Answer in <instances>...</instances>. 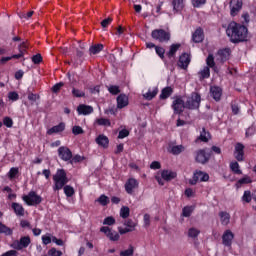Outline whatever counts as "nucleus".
Segmentation results:
<instances>
[{
    "instance_id": "nucleus-33",
    "label": "nucleus",
    "mask_w": 256,
    "mask_h": 256,
    "mask_svg": "<svg viewBox=\"0 0 256 256\" xmlns=\"http://www.w3.org/2000/svg\"><path fill=\"white\" fill-rule=\"evenodd\" d=\"M158 91L159 90L157 88H153L152 90H148V92L144 94V98L147 99L148 101H151V99H153L154 97L157 96Z\"/></svg>"
},
{
    "instance_id": "nucleus-26",
    "label": "nucleus",
    "mask_w": 256,
    "mask_h": 256,
    "mask_svg": "<svg viewBox=\"0 0 256 256\" xmlns=\"http://www.w3.org/2000/svg\"><path fill=\"white\" fill-rule=\"evenodd\" d=\"M172 7H173L174 13H181V11H183V7H185V5L183 4V0H173Z\"/></svg>"
},
{
    "instance_id": "nucleus-25",
    "label": "nucleus",
    "mask_w": 256,
    "mask_h": 256,
    "mask_svg": "<svg viewBox=\"0 0 256 256\" xmlns=\"http://www.w3.org/2000/svg\"><path fill=\"white\" fill-rule=\"evenodd\" d=\"M203 29L197 28L192 35V39L194 43H201L203 41Z\"/></svg>"
},
{
    "instance_id": "nucleus-15",
    "label": "nucleus",
    "mask_w": 256,
    "mask_h": 256,
    "mask_svg": "<svg viewBox=\"0 0 256 256\" xmlns=\"http://www.w3.org/2000/svg\"><path fill=\"white\" fill-rule=\"evenodd\" d=\"M245 146L241 143H237L235 145V150H234V157L237 159V161H244L245 157V152H244Z\"/></svg>"
},
{
    "instance_id": "nucleus-23",
    "label": "nucleus",
    "mask_w": 256,
    "mask_h": 256,
    "mask_svg": "<svg viewBox=\"0 0 256 256\" xmlns=\"http://www.w3.org/2000/svg\"><path fill=\"white\" fill-rule=\"evenodd\" d=\"M12 209L18 217H23L25 215V208L17 202L12 203Z\"/></svg>"
},
{
    "instance_id": "nucleus-12",
    "label": "nucleus",
    "mask_w": 256,
    "mask_h": 256,
    "mask_svg": "<svg viewBox=\"0 0 256 256\" xmlns=\"http://www.w3.org/2000/svg\"><path fill=\"white\" fill-rule=\"evenodd\" d=\"M139 187V180L129 178L125 183V191L128 195H133V191Z\"/></svg>"
},
{
    "instance_id": "nucleus-37",
    "label": "nucleus",
    "mask_w": 256,
    "mask_h": 256,
    "mask_svg": "<svg viewBox=\"0 0 256 256\" xmlns=\"http://www.w3.org/2000/svg\"><path fill=\"white\" fill-rule=\"evenodd\" d=\"M63 189L66 197H73L75 195V189L72 186L66 185Z\"/></svg>"
},
{
    "instance_id": "nucleus-56",
    "label": "nucleus",
    "mask_w": 256,
    "mask_h": 256,
    "mask_svg": "<svg viewBox=\"0 0 256 256\" xmlns=\"http://www.w3.org/2000/svg\"><path fill=\"white\" fill-rule=\"evenodd\" d=\"M41 61H43V57L41 56V54H36L32 57V62L35 65H39V63H41Z\"/></svg>"
},
{
    "instance_id": "nucleus-30",
    "label": "nucleus",
    "mask_w": 256,
    "mask_h": 256,
    "mask_svg": "<svg viewBox=\"0 0 256 256\" xmlns=\"http://www.w3.org/2000/svg\"><path fill=\"white\" fill-rule=\"evenodd\" d=\"M200 79H209L211 77V70L209 69V66H205L200 72Z\"/></svg>"
},
{
    "instance_id": "nucleus-19",
    "label": "nucleus",
    "mask_w": 256,
    "mask_h": 256,
    "mask_svg": "<svg viewBox=\"0 0 256 256\" xmlns=\"http://www.w3.org/2000/svg\"><path fill=\"white\" fill-rule=\"evenodd\" d=\"M210 95L216 101H221V96L223 95V90L218 86L210 87Z\"/></svg>"
},
{
    "instance_id": "nucleus-35",
    "label": "nucleus",
    "mask_w": 256,
    "mask_h": 256,
    "mask_svg": "<svg viewBox=\"0 0 256 256\" xmlns=\"http://www.w3.org/2000/svg\"><path fill=\"white\" fill-rule=\"evenodd\" d=\"M95 123H97V125H100L102 127H111V121L107 118L96 119Z\"/></svg>"
},
{
    "instance_id": "nucleus-39",
    "label": "nucleus",
    "mask_w": 256,
    "mask_h": 256,
    "mask_svg": "<svg viewBox=\"0 0 256 256\" xmlns=\"http://www.w3.org/2000/svg\"><path fill=\"white\" fill-rule=\"evenodd\" d=\"M0 233H3L4 235H13V230H11V228L7 227L5 224L0 223Z\"/></svg>"
},
{
    "instance_id": "nucleus-24",
    "label": "nucleus",
    "mask_w": 256,
    "mask_h": 256,
    "mask_svg": "<svg viewBox=\"0 0 256 256\" xmlns=\"http://www.w3.org/2000/svg\"><path fill=\"white\" fill-rule=\"evenodd\" d=\"M220 61H227L231 57V49L225 48L218 51Z\"/></svg>"
},
{
    "instance_id": "nucleus-46",
    "label": "nucleus",
    "mask_w": 256,
    "mask_h": 256,
    "mask_svg": "<svg viewBox=\"0 0 256 256\" xmlns=\"http://www.w3.org/2000/svg\"><path fill=\"white\" fill-rule=\"evenodd\" d=\"M98 203H100V205H103V207H105L106 205H109V197H107L106 195H101L98 199H97Z\"/></svg>"
},
{
    "instance_id": "nucleus-54",
    "label": "nucleus",
    "mask_w": 256,
    "mask_h": 256,
    "mask_svg": "<svg viewBox=\"0 0 256 256\" xmlns=\"http://www.w3.org/2000/svg\"><path fill=\"white\" fill-rule=\"evenodd\" d=\"M72 133L73 135H83L84 131L83 128H81V126H74L72 128Z\"/></svg>"
},
{
    "instance_id": "nucleus-5",
    "label": "nucleus",
    "mask_w": 256,
    "mask_h": 256,
    "mask_svg": "<svg viewBox=\"0 0 256 256\" xmlns=\"http://www.w3.org/2000/svg\"><path fill=\"white\" fill-rule=\"evenodd\" d=\"M151 37H153L156 41L160 43H167L171 39V33L163 30V29H156L152 31Z\"/></svg>"
},
{
    "instance_id": "nucleus-58",
    "label": "nucleus",
    "mask_w": 256,
    "mask_h": 256,
    "mask_svg": "<svg viewBox=\"0 0 256 256\" xmlns=\"http://www.w3.org/2000/svg\"><path fill=\"white\" fill-rule=\"evenodd\" d=\"M251 183V178L249 176H245L242 179L238 180V185H247Z\"/></svg>"
},
{
    "instance_id": "nucleus-60",
    "label": "nucleus",
    "mask_w": 256,
    "mask_h": 256,
    "mask_svg": "<svg viewBox=\"0 0 256 256\" xmlns=\"http://www.w3.org/2000/svg\"><path fill=\"white\" fill-rule=\"evenodd\" d=\"M81 161H83V157H81V155L77 154L75 155L74 157H72L70 159V163L73 164V163H81Z\"/></svg>"
},
{
    "instance_id": "nucleus-51",
    "label": "nucleus",
    "mask_w": 256,
    "mask_h": 256,
    "mask_svg": "<svg viewBox=\"0 0 256 256\" xmlns=\"http://www.w3.org/2000/svg\"><path fill=\"white\" fill-rule=\"evenodd\" d=\"M103 225H109V226L115 225V218L112 217V216L106 217V218L104 219V221H103Z\"/></svg>"
},
{
    "instance_id": "nucleus-18",
    "label": "nucleus",
    "mask_w": 256,
    "mask_h": 256,
    "mask_svg": "<svg viewBox=\"0 0 256 256\" xmlns=\"http://www.w3.org/2000/svg\"><path fill=\"white\" fill-rule=\"evenodd\" d=\"M129 105V97L125 94H120L117 97V109H125Z\"/></svg>"
},
{
    "instance_id": "nucleus-45",
    "label": "nucleus",
    "mask_w": 256,
    "mask_h": 256,
    "mask_svg": "<svg viewBox=\"0 0 256 256\" xmlns=\"http://www.w3.org/2000/svg\"><path fill=\"white\" fill-rule=\"evenodd\" d=\"M19 175V168L13 167L8 172L9 179H15Z\"/></svg>"
},
{
    "instance_id": "nucleus-61",
    "label": "nucleus",
    "mask_w": 256,
    "mask_h": 256,
    "mask_svg": "<svg viewBox=\"0 0 256 256\" xmlns=\"http://www.w3.org/2000/svg\"><path fill=\"white\" fill-rule=\"evenodd\" d=\"M125 137H129V130L123 129L119 132L118 139H125Z\"/></svg>"
},
{
    "instance_id": "nucleus-8",
    "label": "nucleus",
    "mask_w": 256,
    "mask_h": 256,
    "mask_svg": "<svg viewBox=\"0 0 256 256\" xmlns=\"http://www.w3.org/2000/svg\"><path fill=\"white\" fill-rule=\"evenodd\" d=\"M209 179V174L201 170L194 172L193 178L190 180L191 185H197V183L205 182Z\"/></svg>"
},
{
    "instance_id": "nucleus-50",
    "label": "nucleus",
    "mask_w": 256,
    "mask_h": 256,
    "mask_svg": "<svg viewBox=\"0 0 256 256\" xmlns=\"http://www.w3.org/2000/svg\"><path fill=\"white\" fill-rule=\"evenodd\" d=\"M3 124L5 125V127L11 129V127H13V119L11 117H4Z\"/></svg>"
},
{
    "instance_id": "nucleus-2",
    "label": "nucleus",
    "mask_w": 256,
    "mask_h": 256,
    "mask_svg": "<svg viewBox=\"0 0 256 256\" xmlns=\"http://www.w3.org/2000/svg\"><path fill=\"white\" fill-rule=\"evenodd\" d=\"M53 191H61L69 183L67 178V173L63 169L57 170L56 174L53 176Z\"/></svg>"
},
{
    "instance_id": "nucleus-63",
    "label": "nucleus",
    "mask_w": 256,
    "mask_h": 256,
    "mask_svg": "<svg viewBox=\"0 0 256 256\" xmlns=\"http://www.w3.org/2000/svg\"><path fill=\"white\" fill-rule=\"evenodd\" d=\"M108 91L112 94V95H117L119 94V86H110Z\"/></svg>"
},
{
    "instance_id": "nucleus-22",
    "label": "nucleus",
    "mask_w": 256,
    "mask_h": 256,
    "mask_svg": "<svg viewBox=\"0 0 256 256\" xmlns=\"http://www.w3.org/2000/svg\"><path fill=\"white\" fill-rule=\"evenodd\" d=\"M62 131H65V123L63 122L48 129L47 135H55V133H62Z\"/></svg>"
},
{
    "instance_id": "nucleus-11",
    "label": "nucleus",
    "mask_w": 256,
    "mask_h": 256,
    "mask_svg": "<svg viewBox=\"0 0 256 256\" xmlns=\"http://www.w3.org/2000/svg\"><path fill=\"white\" fill-rule=\"evenodd\" d=\"M58 156L62 161H71L73 159V152L68 147L62 146L58 148Z\"/></svg>"
},
{
    "instance_id": "nucleus-57",
    "label": "nucleus",
    "mask_w": 256,
    "mask_h": 256,
    "mask_svg": "<svg viewBox=\"0 0 256 256\" xmlns=\"http://www.w3.org/2000/svg\"><path fill=\"white\" fill-rule=\"evenodd\" d=\"M48 255H50V256H62L63 252H61L60 250H56L55 248H52L48 251Z\"/></svg>"
},
{
    "instance_id": "nucleus-59",
    "label": "nucleus",
    "mask_w": 256,
    "mask_h": 256,
    "mask_svg": "<svg viewBox=\"0 0 256 256\" xmlns=\"http://www.w3.org/2000/svg\"><path fill=\"white\" fill-rule=\"evenodd\" d=\"M143 221L144 227H149V225H151V216L149 214H144Z\"/></svg>"
},
{
    "instance_id": "nucleus-34",
    "label": "nucleus",
    "mask_w": 256,
    "mask_h": 256,
    "mask_svg": "<svg viewBox=\"0 0 256 256\" xmlns=\"http://www.w3.org/2000/svg\"><path fill=\"white\" fill-rule=\"evenodd\" d=\"M172 93L173 89L171 87H166L162 90L160 94V99H168V97H171Z\"/></svg>"
},
{
    "instance_id": "nucleus-41",
    "label": "nucleus",
    "mask_w": 256,
    "mask_h": 256,
    "mask_svg": "<svg viewBox=\"0 0 256 256\" xmlns=\"http://www.w3.org/2000/svg\"><path fill=\"white\" fill-rule=\"evenodd\" d=\"M251 199H253V197L251 196V191H244V194L242 196L243 203H251Z\"/></svg>"
},
{
    "instance_id": "nucleus-53",
    "label": "nucleus",
    "mask_w": 256,
    "mask_h": 256,
    "mask_svg": "<svg viewBox=\"0 0 256 256\" xmlns=\"http://www.w3.org/2000/svg\"><path fill=\"white\" fill-rule=\"evenodd\" d=\"M72 95L74 97H85V92L79 90V89H76V88H73L72 89Z\"/></svg>"
},
{
    "instance_id": "nucleus-43",
    "label": "nucleus",
    "mask_w": 256,
    "mask_h": 256,
    "mask_svg": "<svg viewBox=\"0 0 256 256\" xmlns=\"http://www.w3.org/2000/svg\"><path fill=\"white\" fill-rule=\"evenodd\" d=\"M129 213H130V210H129V207L127 206H123L120 209V217H122V219H127V217H129Z\"/></svg>"
},
{
    "instance_id": "nucleus-47",
    "label": "nucleus",
    "mask_w": 256,
    "mask_h": 256,
    "mask_svg": "<svg viewBox=\"0 0 256 256\" xmlns=\"http://www.w3.org/2000/svg\"><path fill=\"white\" fill-rule=\"evenodd\" d=\"M133 253H135V249L130 246L127 250L121 251L120 256H133Z\"/></svg>"
},
{
    "instance_id": "nucleus-64",
    "label": "nucleus",
    "mask_w": 256,
    "mask_h": 256,
    "mask_svg": "<svg viewBox=\"0 0 256 256\" xmlns=\"http://www.w3.org/2000/svg\"><path fill=\"white\" fill-rule=\"evenodd\" d=\"M42 243L44 245H49V243H51V236L50 235H43L42 236Z\"/></svg>"
},
{
    "instance_id": "nucleus-44",
    "label": "nucleus",
    "mask_w": 256,
    "mask_h": 256,
    "mask_svg": "<svg viewBox=\"0 0 256 256\" xmlns=\"http://www.w3.org/2000/svg\"><path fill=\"white\" fill-rule=\"evenodd\" d=\"M206 65L207 67H215V57L213 56V54H209L207 59H206Z\"/></svg>"
},
{
    "instance_id": "nucleus-13",
    "label": "nucleus",
    "mask_w": 256,
    "mask_h": 256,
    "mask_svg": "<svg viewBox=\"0 0 256 256\" xmlns=\"http://www.w3.org/2000/svg\"><path fill=\"white\" fill-rule=\"evenodd\" d=\"M233 239H235V234L231 230H226L222 235V244L224 247H231L233 245Z\"/></svg>"
},
{
    "instance_id": "nucleus-1",
    "label": "nucleus",
    "mask_w": 256,
    "mask_h": 256,
    "mask_svg": "<svg viewBox=\"0 0 256 256\" xmlns=\"http://www.w3.org/2000/svg\"><path fill=\"white\" fill-rule=\"evenodd\" d=\"M226 33L233 43H239V41L247 39V27L235 22L229 24Z\"/></svg>"
},
{
    "instance_id": "nucleus-29",
    "label": "nucleus",
    "mask_w": 256,
    "mask_h": 256,
    "mask_svg": "<svg viewBox=\"0 0 256 256\" xmlns=\"http://www.w3.org/2000/svg\"><path fill=\"white\" fill-rule=\"evenodd\" d=\"M183 151H185V146L183 145H176L170 148V153H172V155H181Z\"/></svg>"
},
{
    "instance_id": "nucleus-9",
    "label": "nucleus",
    "mask_w": 256,
    "mask_h": 256,
    "mask_svg": "<svg viewBox=\"0 0 256 256\" xmlns=\"http://www.w3.org/2000/svg\"><path fill=\"white\" fill-rule=\"evenodd\" d=\"M100 232L104 233V235H106V237L110 240V241H119L120 236L119 233H117V231L109 228V226H103L100 228Z\"/></svg>"
},
{
    "instance_id": "nucleus-52",
    "label": "nucleus",
    "mask_w": 256,
    "mask_h": 256,
    "mask_svg": "<svg viewBox=\"0 0 256 256\" xmlns=\"http://www.w3.org/2000/svg\"><path fill=\"white\" fill-rule=\"evenodd\" d=\"M155 51L160 59H163V57H165V49L164 48L156 46Z\"/></svg>"
},
{
    "instance_id": "nucleus-49",
    "label": "nucleus",
    "mask_w": 256,
    "mask_h": 256,
    "mask_svg": "<svg viewBox=\"0 0 256 256\" xmlns=\"http://www.w3.org/2000/svg\"><path fill=\"white\" fill-rule=\"evenodd\" d=\"M8 99L10 101H19V93L12 91L8 93Z\"/></svg>"
},
{
    "instance_id": "nucleus-16",
    "label": "nucleus",
    "mask_w": 256,
    "mask_h": 256,
    "mask_svg": "<svg viewBox=\"0 0 256 256\" xmlns=\"http://www.w3.org/2000/svg\"><path fill=\"white\" fill-rule=\"evenodd\" d=\"M190 63L191 57L189 56V54L184 53L179 58L178 67H181V69H187Z\"/></svg>"
},
{
    "instance_id": "nucleus-21",
    "label": "nucleus",
    "mask_w": 256,
    "mask_h": 256,
    "mask_svg": "<svg viewBox=\"0 0 256 256\" xmlns=\"http://www.w3.org/2000/svg\"><path fill=\"white\" fill-rule=\"evenodd\" d=\"M96 143L100 147H103L104 149H107V147H109V138L107 136L103 135V134H100L96 138Z\"/></svg>"
},
{
    "instance_id": "nucleus-48",
    "label": "nucleus",
    "mask_w": 256,
    "mask_h": 256,
    "mask_svg": "<svg viewBox=\"0 0 256 256\" xmlns=\"http://www.w3.org/2000/svg\"><path fill=\"white\" fill-rule=\"evenodd\" d=\"M34 13H35L34 11H30L28 13L20 12L18 13V17H20V19H31Z\"/></svg>"
},
{
    "instance_id": "nucleus-38",
    "label": "nucleus",
    "mask_w": 256,
    "mask_h": 256,
    "mask_svg": "<svg viewBox=\"0 0 256 256\" xmlns=\"http://www.w3.org/2000/svg\"><path fill=\"white\" fill-rule=\"evenodd\" d=\"M195 207L193 206H186L182 210L183 217H191V214L193 213Z\"/></svg>"
},
{
    "instance_id": "nucleus-4",
    "label": "nucleus",
    "mask_w": 256,
    "mask_h": 256,
    "mask_svg": "<svg viewBox=\"0 0 256 256\" xmlns=\"http://www.w3.org/2000/svg\"><path fill=\"white\" fill-rule=\"evenodd\" d=\"M175 177H177V172H173L171 170H162L161 171V176H159V174H157L155 176V179L157 181V183H159L160 185H165V181H172V179H175Z\"/></svg>"
},
{
    "instance_id": "nucleus-20",
    "label": "nucleus",
    "mask_w": 256,
    "mask_h": 256,
    "mask_svg": "<svg viewBox=\"0 0 256 256\" xmlns=\"http://www.w3.org/2000/svg\"><path fill=\"white\" fill-rule=\"evenodd\" d=\"M93 107L85 104H80L77 107V113L78 115H91L93 113Z\"/></svg>"
},
{
    "instance_id": "nucleus-27",
    "label": "nucleus",
    "mask_w": 256,
    "mask_h": 256,
    "mask_svg": "<svg viewBox=\"0 0 256 256\" xmlns=\"http://www.w3.org/2000/svg\"><path fill=\"white\" fill-rule=\"evenodd\" d=\"M219 217L222 225H228L231 223V215H229V213L222 211L219 213Z\"/></svg>"
},
{
    "instance_id": "nucleus-17",
    "label": "nucleus",
    "mask_w": 256,
    "mask_h": 256,
    "mask_svg": "<svg viewBox=\"0 0 256 256\" xmlns=\"http://www.w3.org/2000/svg\"><path fill=\"white\" fill-rule=\"evenodd\" d=\"M210 155L205 153V150H199L196 153V161L197 163H201L202 165H205V163H207V161H209L210 159Z\"/></svg>"
},
{
    "instance_id": "nucleus-32",
    "label": "nucleus",
    "mask_w": 256,
    "mask_h": 256,
    "mask_svg": "<svg viewBox=\"0 0 256 256\" xmlns=\"http://www.w3.org/2000/svg\"><path fill=\"white\" fill-rule=\"evenodd\" d=\"M200 233L201 230H199L198 228L192 227L188 229V237H190V239H197Z\"/></svg>"
},
{
    "instance_id": "nucleus-62",
    "label": "nucleus",
    "mask_w": 256,
    "mask_h": 256,
    "mask_svg": "<svg viewBox=\"0 0 256 256\" xmlns=\"http://www.w3.org/2000/svg\"><path fill=\"white\" fill-rule=\"evenodd\" d=\"M28 99H29V101H32V103H35V101H38V99H39V94L29 93Z\"/></svg>"
},
{
    "instance_id": "nucleus-6",
    "label": "nucleus",
    "mask_w": 256,
    "mask_h": 256,
    "mask_svg": "<svg viewBox=\"0 0 256 256\" xmlns=\"http://www.w3.org/2000/svg\"><path fill=\"white\" fill-rule=\"evenodd\" d=\"M22 199L29 206L39 205L41 201H43V198L35 191H30L28 195L23 196Z\"/></svg>"
},
{
    "instance_id": "nucleus-14",
    "label": "nucleus",
    "mask_w": 256,
    "mask_h": 256,
    "mask_svg": "<svg viewBox=\"0 0 256 256\" xmlns=\"http://www.w3.org/2000/svg\"><path fill=\"white\" fill-rule=\"evenodd\" d=\"M185 101L181 98H176L172 103V109L174 110V113L180 114L183 113V110L185 109Z\"/></svg>"
},
{
    "instance_id": "nucleus-42",
    "label": "nucleus",
    "mask_w": 256,
    "mask_h": 256,
    "mask_svg": "<svg viewBox=\"0 0 256 256\" xmlns=\"http://www.w3.org/2000/svg\"><path fill=\"white\" fill-rule=\"evenodd\" d=\"M209 137V133L205 131V128H203L202 131L200 132L199 140L203 141L204 143H207V141H209Z\"/></svg>"
},
{
    "instance_id": "nucleus-31",
    "label": "nucleus",
    "mask_w": 256,
    "mask_h": 256,
    "mask_svg": "<svg viewBox=\"0 0 256 256\" xmlns=\"http://www.w3.org/2000/svg\"><path fill=\"white\" fill-rule=\"evenodd\" d=\"M90 55H97V53H101L103 51V44H95L89 49Z\"/></svg>"
},
{
    "instance_id": "nucleus-10",
    "label": "nucleus",
    "mask_w": 256,
    "mask_h": 256,
    "mask_svg": "<svg viewBox=\"0 0 256 256\" xmlns=\"http://www.w3.org/2000/svg\"><path fill=\"white\" fill-rule=\"evenodd\" d=\"M243 9V0H231L230 1V14L232 17L239 15V11Z\"/></svg>"
},
{
    "instance_id": "nucleus-7",
    "label": "nucleus",
    "mask_w": 256,
    "mask_h": 256,
    "mask_svg": "<svg viewBox=\"0 0 256 256\" xmlns=\"http://www.w3.org/2000/svg\"><path fill=\"white\" fill-rule=\"evenodd\" d=\"M31 245V238L29 236H23L19 240H15L11 247L16 249V251H21L22 249H27Z\"/></svg>"
},
{
    "instance_id": "nucleus-40",
    "label": "nucleus",
    "mask_w": 256,
    "mask_h": 256,
    "mask_svg": "<svg viewBox=\"0 0 256 256\" xmlns=\"http://www.w3.org/2000/svg\"><path fill=\"white\" fill-rule=\"evenodd\" d=\"M124 225L127 229L130 230V232L135 231V227H137V224H135V222H133L131 219L126 220Z\"/></svg>"
},
{
    "instance_id": "nucleus-3",
    "label": "nucleus",
    "mask_w": 256,
    "mask_h": 256,
    "mask_svg": "<svg viewBox=\"0 0 256 256\" xmlns=\"http://www.w3.org/2000/svg\"><path fill=\"white\" fill-rule=\"evenodd\" d=\"M201 105V95L197 92H193L185 102L186 109H199Z\"/></svg>"
},
{
    "instance_id": "nucleus-55",
    "label": "nucleus",
    "mask_w": 256,
    "mask_h": 256,
    "mask_svg": "<svg viewBox=\"0 0 256 256\" xmlns=\"http://www.w3.org/2000/svg\"><path fill=\"white\" fill-rule=\"evenodd\" d=\"M207 3V0H192L193 7L199 8L202 5H205Z\"/></svg>"
},
{
    "instance_id": "nucleus-36",
    "label": "nucleus",
    "mask_w": 256,
    "mask_h": 256,
    "mask_svg": "<svg viewBox=\"0 0 256 256\" xmlns=\"http://www.w3.org/2000/svg\"><path fill=\"white\" fill-rule=\"evenodd\" d=\"M230 169L231 171H233V173H235L236 175H241L243 172L241 171L240 167H239V163L238 162H231L230 163Z\"/></svg>"
},
{
    "instance_id": "nucleus-28",
    "label": "nucleus",
    "mask_w": 256,
    "mask_h": 256,
    "mask_svg": "<svg viewBox=\"0 0 256 256\" xmlns=\"http://www.w3.org/2000/svg\"><path fill=\"white\" fill-rule=\"evenodd\" d=\"M180 47H181V44H179V43L172 44L170 46V50L167 53V56L169 57V59H172V57H175V53H177V51H179Z\"/></svg>"
}]
</instances>
